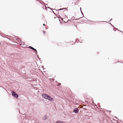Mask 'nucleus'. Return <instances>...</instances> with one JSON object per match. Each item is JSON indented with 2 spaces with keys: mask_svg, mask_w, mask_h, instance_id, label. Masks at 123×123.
Segmentation results:
<instances>
[{
  "mask_svg": "<svg viewBox=\"0 0 123 123\" xmlns=\"http://www.w3.org/2000/svg\"><path fill=\"white\" fill-rule=\"evenodd\" d=\"M42 96L44 98L48 99L49 101H52L54 100L53 98L43 93L42 94Z\"/></svg>",
  "mask_w": 123,
  "mask_h": 123,
  "instance_id": "obj_1",
  "label": "nucleus"
},
{
  "mask_svg": "<svg viewBox=\"0 0 123 123\" xmlns=\"http://www.w3.org/2000/svg\"><path fill=\"white\" fill-rule=\"evenodd\" d=\"M11 93L12 96L15 98H18V95L16 94V93L12 91Z\"/></svg>",
  "mask_w": 123,
  "mask_h": 123,
  "instance_id": "obj_2",
  "label": "nucleus"
},
{
  "mask_svg": "<svg viewBox=\"0 0 123 123\" xmlns=\"http://www.w3.org/2000/svg\"><path fill=\"white\" fill-rule=\"evenodd\" d=\"M78 111V109L77 108L74 109V111L76 113H77Z\"/></svg>",
  "mask_w": 123,
  "mask_h": 123,
  "instance_id": "obj_3",
  "label": "nucleus"
},
{
  "mask_svg": "<svg viewBox=\"0 0 123 123\" xmlns=\"http://www.w3.org/2000/svg\"><path fill=\"white\" fill-rule=\"evenodd\" d=\"M55 123H65L62 121H59Z\"/></svg>",
  "mask_w": 123,
  "mask_h": 123,
  "instance_id": "obj_4",
  "label": "nucleus"
},
{
  "mask_svg": "<svg viewBox=\"0 0 123 123\" xmlns=\"http://www.w3.org/2000/svg\"><path fill=\"white\" fill-rule=\"evenodd\" d=\"M33 50L35 51H36V52H35V53L37 54V50H36V49L34 48H33Z\"/></svg>",
  "mask_w": 123,
  "mask_h": 123,
  "instance_id": "obj_5",
  "label": "nucleus"
},
{
  "mask_svg": "<svg viewBox=\"0 0 123 123\" xmlns=\"http://www.w3.org/2000/svg\"><path fill=\"white\" fill-rule=\"evenodd\" d=\"M29 48H30L31 49H32V50H33V49L34 48L33 47H31V46H29Z\"/></svg>",
  "mask_w": 123,
  "mask_h": 123,
  "instance_id": "obj_6",
  "label": "nucleus"
},
{
  "mask_svg": "<svg viewBox=\"0 0 123 123\" xmlns=\"http://www.w3.org/2000/svg\"><path fill=\"white\" fill-rule=\"evenodd\" d=\"M43 31L44 34H45V31Z\"/></svg>",
  "mask_w": 123,
  "mask_h": 123,
  "instance_id": "obj_7",
  "label": "nucleus"
},
{
  "mask_svg": "<svg viewBox=\"0 0 123 123\" xmlns=\"http://www.w3.org/2000/svg\"><path fill=\"white\" fill-rule=\"evenodd\" d=\"M47 117H45L44 118V119L45 120L46 119Z\"/></svg>",
  "mask_w": 123,
  "mask_h": 123,
  "instance_id": "obj_8",
  "label": "nucleus"
},
{
  "mask_svg": "<svg viewBox=\"0 0 123 123\" xmlns=\"http://www.w3.org/2000/svg\"><path fill=\"white\" fill-rule=\"evenodd\" d=\"M81 13L83 14V16H84L83 14V12H82L81 10Z\"/></svg>",
  "mask_w": 123,
  "mask_h": 123,
  "instance_id": "obj_9",
  "label": "nucleus"
},
{
  "mask_svg": "<svg viewBox=\"0 0 123 123\" xmlns=\"http://www.w3.org/2000/svg\"><path fill=\"white\" fill-rule=\"evenodd\" d=\"M18 40L19 41H21V39H19H19H18Z\"/></svg>",
  "mask_w": 123,
  "mask_h": 123,
  "instance_id": "obj_10",
  "label": "nucleus"
},
{
  "mask_svg": "<svg viewBox=\"0 0 123 123\" xmlns=\"http://www.w3.org/2000/svg\"><path fill=\"white\" fill-rule=\"evenodd\" d=\"M62 10V9H60L59 10Z\"/></svg>",
  "mask_w": 123,
  "mask_h": 123,
  "instance_id": "obj_11",
  "label": "nucleus"
},
{
  "mask_svg": "<svg viewBox=\"0 0 123 123\" xmlns=\"http://www.w3.org/2000/svg\"><path fill=\"white\" fill-rule=\"evenodd\" d=\"M115 117V118H117V119H118L116 117Z\"/></svg>",
  "mask_w": 123,
  "mask_h": 123,
  "instance_id": "obj_12",
  "label": "nucleus"
},
{
  "mask_svg": "<svg viewBox=\"0 0 123 123\" xmlns=\"http://www.w3.org/2000/svg\"><path fill=\"white\" fill-rule=\"evenodd\" d=\"M43 26H45V24H43Z\"/></svg>",
  "mask_w": 123,
  "mask_h": 123,
  "instance_id": "obj_13",
  "label": "nucleus"
},
{
  "mask_svg": "<svg viewBox=\"0 0 123 123\" xmlns=\"http://www.w3.org/2000/svg\"><path fill=\"white\" fill-rule=\"evenodd\" d=\"M61 85V84H59L58 85V86H59L60 85Z\"/></svg>",
  "mask_w": 123,
  "mask_h": 123,
  "instance_id": "obj_14",
  "label": "nucleus"
},
{
  "mask_svg": "<svg viewBox=\"0 0 123 123\" xmlns=\"http://www.w3.org/2000/svg\"><path fill=\"white\" fill-rule=\"evenodd\" d=\"M81 8H80V10L81 11Z\"/></svg>",
  "mask_w": 123,
  "mask_h": 123,
  "instance_id": "obj_15",
  "label": "nucleus"
},
{
  "mask_svg": "<svg viewBox=\"0 0 123 123\" xmlns=\"http://www.w3.org/2000/svg\"><path fill=\"white\" fill-rule=\"evenodd\" d=\"M112 19H111L110 20H112Z\"/></svg>",
  "mask_w": 123,
  "mask_h": 123,
  "instance_id": "obj_16",
  "label": "nucleus"
},
{
  "mask_svg": "<svg viewBox=\"0 0 123 123\" xmlns=\"http://www.w3.org/2000/svg\"><path fill=\"white\" fill-rule=\"evenodd\" d=\"M53 12L54 13V12H53Z\"/></svg>",
  "mask_w": 123,
  "mask_h": 123,
  "instance_id": "obj_17",
  "label": "nucleus"
},
{
  "mask_svg": "<svg viewBox=\"0 0 123 123\" xmlns=\"http://www.w3.org/2000/svg\"><path fill=\"white\" fill-rule=\"evenodd\" d=\"M46 29H47V28H46Z\"/></svg>",
  "mask_w": 123,
  "mask_h": 123,
  "instance_id": "obj_18",
  "label": "nucleus"
}]
</instances>
